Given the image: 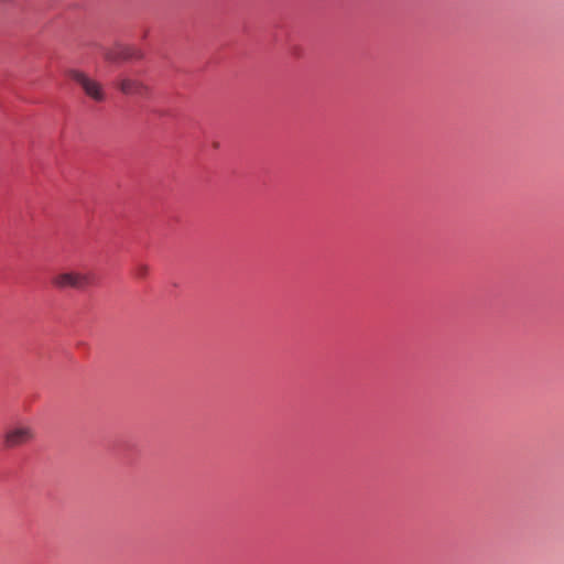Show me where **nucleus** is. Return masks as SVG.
Returning <instances> with one entry per match:
<instances>
[{"instance_id": "f257e3e1", "label": "nucleus", "mask_w": 564, "mask_h": 564, "mask_svg": "<svg viewBox=\"0 0 564 564\" xmlns=\"http://www.w3.org/2000/svg\"><path fill=\"white\" fill-rule=\"evenodd\" d=\"M52 285L57 290L73 289L85 291L95 285L96 274L93 271L63 270L52 278Z\"/></svg>"}, {"instance_id": "f03ea898", "label": "nucleus", "mask_w": 564, "mask_h": 564, "mask_svg": "<svg viewBox=\"0 0 564 564\" xmlns=\"http://www.w3.org/2000/svg\"><path fill=\"white\" fill-rule=\"evenodd\" d=\"M67 76L78 84L85 95L96 102H104L107 94L102 84L79 69H69Z\"/></svg>"}, {"instance_id": "7ed1b4c3", "label": "nucleus", "mask_w": 564, "mask_h": 564, "mask_svg": "<svg viewBox=\"0 0 564 564\" xmlns=\"http://www.w3.org/2000/svg\"><path fill=\"white\" fill-rule=\"evenodd\" d=\"M35 437L34 429L24 423H19L9 427L3 434V446L6 448H15L28 444Z\"/></svg>"}, {"instance_id": "20e7f679", "label": "nucleus", "mask_w": 564, "mask_h": 564, "mask_svg": "<svg viewBox=\"0 0 564 564\" xmlns=\"http://www.w3.org/2000/svg\"><path fill=\"white\" fill-rule=\"evenodd\" d=\"M117 86L122 94L128 96L149 98L151 95L150 87L137 78L122 77L118 80Z\"/></svg>"}, {"instance_id": "39448f33", "label": "nucleus", "mask_w": 564, "mask_h": 564, "mask_svg": "<svg viewBox=\"0 0 564 564\" xmlns=\"http://www.w3.org/2000/svg\"><path fill=\"white\" fill-rule=\"evenodd\" d=\"M104 57L109 62L117 63L121 61L141 58L142 53L134 47L118 44L113 47L105 50Z\"/></svg>"}, {"instance_id": "423d86ee", "label": "nucleus", "mask_w": 564, "mask_h": 564, "mask_svg": "<svg viewBox=\"0 0 564 564\" xmlns=\"http://www.w3.org/2000/svg\"><path fill=\"white\" fill-rule=\"evenodd\" d=\"M149 271H150V268L148 264L145 263H137L135 267H134V270H133V274L137 279H145L149 274Z\"/></svg>"}]
</instances>
